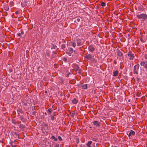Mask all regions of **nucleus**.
Instances as JSON below:
<instances>
[{
  "instance_id": "nucleus-1",
  "label": "nucleus",
  "mask_w": 147,
  "mask_h": 147,
  "mask_svg": "<svg viewBox=\"0 0 147 147\" xmlns=\"http://www.w3.org/2000/svg\"><path fill=\"white\" fill-rule=\"evenodd\" d=\"M137 16L138 18L142 19L143 20H146L147 19V15L146 14L143 13L138 14Z\"/></svg>"
},
{
  "instance_id": "nucleus-2",
  "label": "nucleus",
  "mask_w": 147,
  "mask_h": 147,
  "mask_svg": "<svg viewBox=\"0 0 147 147\" xmlns=\"http://www.w3.org/2000/svg\"><path fill=\"white\" fill-rule=\"evenodd\" d=\"M75 52L71 48H69L66 51V53L69 56H71Z\"/></svg>"
},
{
  "instance_id": "nucleus-3",
  "label": "nucleus",
  "mask_w": 147,
  "mask_h": 147,
  "mask_svg": "<svg viewBox=\"0 0 147 147\" xmlns=\"http://www.w3.org/2000/svg\"><path fill=\"white\" fill-rule=\"evenodd\" d=\"M139 65L138 64L135 65L134 67V74H138V71L139 68Z\"/></svg>"
},
{
  "instance_id": "nucleus-4",
  "label": "nucleus",
  "mask_w": 147,
  "mask_h": 147,
  "mask_svg": "<svg viewBox=\"0 0 147 147\" xmlns=\"http://www.w3.org/2000/svg\"><path fill=\"white\" fill-rule=\"evenodd\" d=\"M141 65L142 66H144L145 68L147 69V62L146 61H142L141 62Z\"/></svg>"
},
{
  "instance_id": "nucleus-5",
  "label": "nucleus",
  "mask_w": 147,
  "mask_h": 147,
  "mask_svg": "<svg viewBox=\"0 0 147 147\" xmlns=\"http://www.w3.org/2000/svg\"><path fill=\"white\" fill-rule=\"evenodd\" d=\"M93 56L90 54L87 55L85 56V58L89 60H91L92 59Z\"/></svg>"
},
{
  "instance_id": "nucleus-6",
  "label": "nucleus",
  "mask_w": 147,
  "mask_h": 147,
  "mask_svg": "<svg viewBox=\"0 0 147 147\" xmlns=\"http://www.w3.org/2000/svg\"><path fill=\"white\" fill-rule=\"evenodd\" d=\"M69 44V46H72L74 48H75L76 46V44L74 42H71Z\"/></svg>"
},
{
  "instance_id": "nucleus-7",
  "label": "nucleus",
  "mask_w": 147,
  "mask_h": 147,
  "mask_svg": "<svg viewBox=\"0 0 147 147\" xmlns=\"http://www.w3.org/2000/svg\"><path fill=\"white\" fill-rule=\"evenodd\" d=\"M93 123L94 125H96L97 126H100V123L96 121H94Z\"/></svg>"
},
{
  "instance_id": "nucleus-8",
  "label": "nucleus",
  "mask_w": 147,
  "mask_h": 147,
  "mask_svg": "<svg viewBox=\"0 0 147 147\" xmlns=\"http://www.w3.org/2000/svg\"><path fill=\"white\" fill-rule=\"evenodd\" d=\"M135 134V132L133 130H131L129 132V134L128 135V136H133Z\"/></svg>"
},
{
  "instance_id": "nucleus-9",
  "label": "nucleus",
  "mask_w": 147,
  "mask_h": 147,
  "mask_svg": "<svg viewBox=\"0 0 147 147\" xmlns=\"http://www.w3.org/2000/svg\"><path fill=\"white\" fill-rule=\"evenodd\" d=\"M128 55L129 57H130V59L131 60H132L134 58V55L132 54L131 52H129Z\"/></svg>"
},
{
  "instance_id": "nucleus-10",
  "label": "nucleus",
  "mask_w": 147,
  "mask_h": 147,
  "mask_svg": "<svg viewBox=\"0 0 147 147\" xmlns=\"http://www.w3.org/2000/svg\"><path fill=\"white\" fill-rule=\"evenodd\" d=\"M89 49L90 51L92 52H93L94 50V48L92 46H89Z\"/></svg>"
},
{
  "instance_id": "nucleus-11",
  "label": "nucleus",
  "mask_w": 147,
  "mask_h": 147,
  "mask_svg": "<svg viewBox=\"0 0 147 147\" xmlns=\"http://www.w3.org/2000/svg\"><path fill=\"white\" fill-rule=\"evenodd\" d=\"M81 87L83 89H86L87 88V84H84L82 85Z\"/></svg>"
},
{
  "instance_id": "nucleus-12",
  "label": "nucleus",
  "mask_w": 147,
  "mask_h": 147,
  "mask_svg": "<svg viewBox=\"0 0 147 147\" xmlns=\"http://www.w3.org/2000/svg\"><path fill=\"white\" fill-rule=\"evenodd\" d=\"M118 71H117L116 70L113 72V76H118Z\"/></svg>"
},
{
  "instance_id": "nucleus-13",
  "label": "nucleus",
  "mask_w": 147,
  "mask_h": 147,
  "mask_svg": "<svg viewBox=\"0 0 147 147\" xmlns=\"http://www.w3.org/2000/svg\"><path fill=\"white\" fill-rule=\"evenodd\" d=\"M4 8L5 9L6 11H8L9 10V8L8 7V5L7 4L4 5Z\"/></svg>"
},
{
  "instance_id": "nucleus-14",
  "label": "nucleus",
  "mask_w": 147,
  "mask_h": 147,
  "mask_svg": "<svg viewBox=\"0 0 147 147\" xmlns=\"http://www.w3.org/2000/svg\"><path fill=\"white\" fill-rule=\"evenodd\" d=\"M78 102V100L76 98H74L72 100V102L74 104H76Z\"/></svg>"
},
{
  "instance_id": "nucleus-15",
  "label": "nucleus",
  "mask_w": 147,
  "mask_h": 147,
  "mask_svg": "<svg viewBox=\"0 0 147 147\" xmlns=\"http://www.w3.org/2000/svg\"><path fill=\"white\" fill-rule=\"evenodd\" d=\"M92 141H90L88 142L87 144V146L88 147H92V146H91L90 145L92 143Z\"/></svg>"
},
{
  "instance_id": "nucleus-16",
  "label": "nucleus",
  "mask_w": 147,
  "mask_h": 147,
  "mask_svg": "<svg viewBox=\"0 0 147 147\" xmlns=\"http://www.w3.org/2000/svg\"><path fill=\"white\" fill-rule=\"evenodd\" d=\"M117 55L119 56H121L122 55V53L120 51H119L117 53Z\"/></svg>"
},
{
  "instance_id": "nucleus-17",
  "label": "nucleus",
  "mask_w": 147,
  "mask_h": 147,
  "mask_svg": "<svg viewBox=\"0 0 147 147\" xmlns=\"http://www.w3.org/2000/svg\"><path fill=\"white\" fill-rule=\"evenodd\" d=\"M51 138L52 139H53L55 141H57V139L55 138V137L53 136H52Z\"/></svg>"
},
{
  "instance_id": "nucleus-18",
  "label": "nucleus",
  "mask_w": 147,
  "mask_h": 147,
  "mask_svg": "<svg viewBox=\"0 0 147 147\" xmlns=\"http://www.w3.org/2000/svg\"><path fill=\"white\" fill-rule=\"evenodd\" d=\"M61 47L62 49H64L65 47V45L64 44L62 45Z\"/></svg>"
},
{
  "instance_id": "nucleus-19",
  "label": "nucleus",
  "mask_w": 147,
  "mask_h": 147,
  "mask_svg": "<svg viewBox=\"0 0 147 147\" xmlns=\"http://www.w3.org/2000/svg\"><path fill=\"white\" fill-rule=\"evenodd\" d=\"M105 5V3L104 2H102L101 3V5L102 6H104Z\"/></svg>"
},
{
  "instance_id": "nucleus-20",
  "label": "nucleus",
  "mask_w": 147,
  "mask_h": 147,
  "mask_svg": "<svg viewBox=\"0 0 147 147\" xmlns=\"http://www.w3.org/2000/svg\"><path fill=\"white\" fill-rule=\"evenodd\" d=\"M9 4L11 6H12L13 5V2H11Z\"/></svg>"
},
{
  "instance_id": "nucleus-21",
  "label": "nucleus",
  "mask_w": 147,
  "mask_h": 147,
  "mask_svg": "<svg viewBox=\"0 0 147 147\" xmlns=\"http://www.w3.org/2000/svg\"><path fill=\"white\" fill-rule=\"evenodd\" d=\"M58 138L59 139V140L60 141H61L62 140V138L61 136H59L58 137Z\"/></svg>"
},
{
  "instance_id": "nucleus-22",
  "label": "nucleus",
  "mask_w": 147,
  "mask_h": 147,
  "mask_svg": "<svg viewBox=\"0 0 147 147\" xmlns=\"http://www.w3.org/2000/svg\"><path fill=\"white\" fill-rule=\"evenodd\" d=\"M24 34V32L23 31H22L21 32V33L20 34L19 33V36H20L21 34Z\"/></svg>"
},
{
  "instance_id": "nucleus-23",
  "label": "nucleus",
  "mask_w": 147,
  "mask_h": 147,
  "mask_svg": "<svg viewBox=\"0 0 147 147\" xmlns=\"http://www.w3.org/2000/svg\"><path fill=\"white\" fill-rule=\"evenodd\" d=\"M48 111L49 112L51 113V112L52 109H48Z\"/></svg>"
},
{
  "instance_id": "nucleus-24",
  "label": "nucleus",
  "mask_w": 147,
  "mask_h": 147,
  "mask_svg": "<svg viewBox=\"0 0 147 147\" xmlns=\"http://www.w3.org/2000/svg\"><path fill=\"white\" fill-rule=\"evenodd\" d=\"M144 58L146 59H147V55H146V54L145 55Z\"/></svg>"
},
{
  "instance_id": "nucleus-25",
  "label": "nucleus",
  "mask_w": 147,
  "mask_h": 147,
  "mask_svg": "<svg viewBox=\"0 0 147 147\" xmlns=\"http://www.w3.org/2000/svg\"><path fill=\"white\" fill-rule=\"evenodd\" d=\"M76 21L78 22H79L80 21V19L79 18H78L76 20Z\"/></svg>"
},
{
  "instance_id": "nucleus-26",
  "label": "nucleus",
  "mask_w": 147,
  "mask_h": 147,
  "mask_svg": "<svg viewBox=\"0 0 147 147\" xmlns=\"http://www.w3.org/2000/svg\"><path fill=\"white\" fill-rule=\"evenodd\" d=\"M81 45V44L80 43V42H77V45L78 46H79Z\"/></svg>"
},
{
  "instance_id": "nucleus-27",
  "label": "nucleus",
  "mask_w": 147,
  "mask_h": 147,
  "mask_svg": "<svg viewBox=\"0 0 147 147\" xmlns=\"http://www.w3.org/2000/svg\"><path fill=\"white\" fill-rule=\"evenodd\" d=\"M15 13L16 14H17L18 13V11H16Z\"/></svg>"
},
{
  "instance_id": "nucleus-28",
  "label": "nucleus",
  "mask_w": 147,
  "mask_h": 147,
  "mask_svg": "<svg viewBox=\"0 0 147 147\" xmlns=\"http://www.w3.org/2000/svg\"><path fill=\"white\" fill-rule=\"evenodd\" d=\"M64 60L66 61V59L65 58H63Z\"/></svg>"
},
{
  "instance_id": "nucleus-29",
  "label": "nucleus",
  "mask_w": 147,
  "mask_h": 147,
  "mask_svg": "<svg viewBox=\"0 0 147 147\" xmlns=\"http://www.w3.org/2000/svg\"><path fill=\"white\" fill-rule=\"evenodd\" d=\"M17 34L18 35V33Z\"/></svg>"
},
{
  "instance_id": "nucleus-30",
  "label": "nucleus",
  "mask_w": 147,
  "mask_h": 147,
  "mask_svg": "<svg viewBox=\"0 0 147 147\" xmlns=\"http://www.w3.org/2000/svg\"><path fill=\"white\" fill-rule=\"evenodd\" d=\"M15 146H13V147H15Z\"/></svg>"
},
{
  "instance_id": "nucleus-31",
  "label": "nucleus",
  "mask_w": 147,
  "mask_h": 147,
  "mask_svg": "<svg viewBox=\"0 0 147 147\" xmlns=\"http://www.w3.org/2000/svg\"><path fill=\"white\" fill-rule=\"evenodd\" d=\"M115 147H117V146H115Z\"/></svg>"
}]
</instances>
